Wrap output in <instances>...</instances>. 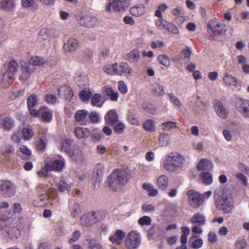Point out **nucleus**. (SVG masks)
Wrapping results in <instances>:
<instances>
[{
  "label": "nucleus",
  "instance_id": "nucleus-1",
  "mask_svg": "<svg viewBox=\"0 0 249 249\" xmlns=\"http://www.w3.org/2000/svg\"><path fill=\"white\" fill-rule=\"evenodd\" d=\"M163 167L169 172L180 173L186 169L187 163L183 156L178 152H172L166 156Z\"/></svg>",
  "mask_w": 249,
  "mask_h": 249
},
{
  "label": "nucleus",
  "instance_id": "nucleus-2",
  "mask_svg": "<svg viewBox=\"0 0 249 249\" xmlns=\"http://www.w3.org/2000/svg\"><path fill=\"white\" fill-rule=\"evenodd\" d=\"M12 218L3 216L0 220V231L6 237L13 238L18 237L15 231L17 230L13 226H11Z\"/></svg>",
  "mask_w": 249,
  "mask_h": 249
},
{
  "label": "nucleus",
  "instance_id": "nucleus-3",
  "mask_svg": "<svg viewBox=\"0 0 249 249\" xmlns=\"http://www.w3.org/2000/svg\"><path fill=\"white\" fill-rule=\"evenodd\" d=\"M100 219V213L91 212L82 215L80 218V223L82 226L90 227L99 221Z\"/></svg>",
  "mask_w": 249,
  "mask_h": 249
},
{
  "label": "nucleus",
  "instance_id": "nucleus-4",
  "mask_svg": "<svg viewBox=\"0 0 249 249\" xmlns=\"http://www.w3.org/2000/svg\"><path fill=\"white\" fill-rule=\"evenodd\" d=\"M188 202L193 208H198L204 202V198L200 193L193 190L187 191Z\"/></svg>",
  "mask_w": 249,
  "mask_h": 249
},
{
  "label": "nucleus",
  "instance_id": "nucleus-5",
  "mask_svg": "<svg viewBox=\"0 0 249 249\" xmlns=\"http://www.w3.org/2000/svg\"><path fill=\"white\" fill-rule=\"evenodd\" d=\"M16 192L15 185L10 180H0V194L5 197L14 196Z\"/></svg>",
  "mask_w": 249,
  "mask_h": 249
},
{
  "label": "nucleus",
  "instance_id": "nucleus-6",
  "mask_svg": "<svg viewBox=\"0 0 249 249\" xmlns=\"http://www.w3.org/2000/svg\"><path fill=\"white\" fill-rule=\"evenodd\" d=\"M71 141L70 139L65 138L63 139L60 146L61 150L69 153L73 160H78L81 156V152L76 150L71 151Z\"/></svg>",
  "mask_w": 249,
  "mask_h": 249
},
{
  "label": "nucleus",
  "instance_id": "nucleus-7",
  "mask_svg": "<svg viewBox=\"0 0 249 249\" xmlns=\"http://www.w3.org/2000/svg\"><path fill=\"white\" fill-rule=\"evenodd\" d=\"M130 0H113L107 7L108 12H121L127 9L130 4Z\"/></svg>",
  "mask_w": 249,
  "mask_h": 249
},
{
  "label": "nucleus",
  "instance_id": "nucleus-8",
  "mask_svg": "<svg viewBox=\"0 0 249 249\" xmlns=\"http://www.w3.org/2000/svg\"><path fill=\"white\" fill-rule=\"evenodd\" d=\"M141 243V237L139 233L135 231L129 232L125 239V245L129 249H136Z\"/></svg>",
  "mask_w": 249,
  "mask_h": 249
},
{
  "label": "nucleus",
  "instance_id": "nucleus-9",
  "mask_svg": "<svg viewBox=\"0 0 249 249\" xmlns=\"http://www.w3.org/2000/svg\"><path fill=\"white\" fill-rule=\"evenodd\" d=\"M78 21L81 26L87 28L95 27L98 24L97 18L91 15H83Z\"/></svg>",
  "mask_w": 249,
  "mask_h": 249
},
{
  "label": "nucleus",
  "instance_id": "nucleus-10",
  "mask_svg": "<svg viewBox=\"0 0 249 249\" xmlns=\"http://www.w3.org/2000/svg\"><path fill=\"white\" fill-rule=\"evenodd\" d=\"M210 28L215 35H221L226 31V25L222 22L215 20L209 24Z\"/></svg>",
  "mask_w": 249,
  "mask_h": 249
},
{
  "label": "nucleus",
  "instance_id": "nucleus-11",
  "mask_svg": "<svg viewBox=\"0 0 249 249\" xmlns=\"http://www.w3.org/2000/svg\"><path fill=\"white\" fill-rule=\"evenodd\" d=\"M104 166L101 163L97 164L93 169V175L96 179L95 182V187H99L100 184L102 180L104 172Z\"/></svg>",
  "mask_w": 249,
  "mask_h": 249
},
{
  "label": "nucleus",
  "instance_id": "nucleus-12",
  "mask_svg": "<svg viewBox=\"0 0 249 249\" xmlns=\"http://www.w3.org/2000/svg\"><path fill=\"white\" fill-rule=\"evenodd\" d=\"M213 107L217 115L221 119H226L229 115V112L225 107L222 103L216 100L213 103Z\"/></svg>",
  "mask_w": 249,
  "mask_h": 249
},
{
  "label": "nucleus",
  "instance_id": "nucleus-13",
  "mask_svg": "<svg viewBox=\"0 0 249 249\" xmlns=\"http://www.w3.org/2000/svg\"><path fill=\"white\" fill-rule=\"evenodd\" d=\"M107 124L110 126L115 125L119 120V117L115 109L109 110L105 116Z\"/></svg>",
  "mask_w": 249,
  "mask_h": 249
},
{
  "label": "nucleus",
  "instance_id": "nucleus-14",
  "mask_svg": "<svg viewBox=\"0 0 249 249\" xmlns=\"http://www.w3.org/2000/svg\"><path fill=\"white\" fill-rule=\"evenodd\" d=\"M58 95L66 100L70 101L74 95V92L71 88L67 86H62L58 89Z\"/></svg>",
  "mask_w": 249,
  "mask_h": 249
},
{
  "label": "nucleus",
  "instance_id": "nucleus-15",
  "mask_svg": "<svg viewBox=\"0 0 249 249\" xmlns=\"http://www.w3.org/2000/svg\"><path fill=\"white\" fill-rule=\"evenodd\" d=\"M112 176L117 178L122 185H124L128 179V173L127 170L124 169H117L113 171Z\"/></svg>",
  "mask_w": 249,
  "mask_h": 249
},
{
  "label": "nucleus",
  "instance_id": "nucleus-16",
  "mask_svg": "<svg viewBox=\"0 0 249 249\" xmlns=\"http://www.w3.org/2000/svg\"><path fill=\"white\" fill-rule=\"evenodd\" d=\"M66 160L62 156L54 160L52 164L50 163L51 171H61L65 167Z\"/></svg>",
  "mask_w": 249,
  "mask_h": 249
},
{
  "label": "nucleus",
  "instance_id": "nucleus-17",
  "mask_svg": "<svg viewBox=\"0 0 249 249\" xmlns=\"http://www.w3.org/2000/svg\"><path fill=\"white\" fill-rule=\"evenodd\" d=\"M21 70L22 73L20 76V79L21 80L25 81L27 80L31 76L35 69L29 67L26 62H23L21 65Z\"/></svg>",
  "mask_w": 249,
  "mask_h": 249
},
{
  "label": "nucleus",
  "instance_id": "nucleus-18",
  "mask_svg": "<svg viewBox=\"0 0 249 249\" xmlns=\"http://www.w3.org/2000/svg\"><path fill=\"white\" fill-rule=\"evenodd\" d=\"M132 72L133 69L126 63L122 62L119 66L117 65V75H118L126 76L128 74H131Z\"/></svg>",
  "mask_w": 249,
  "mask_h": 249
},
{
  "label": "nucleus",
  "instance_id": "nucleus-19",
  "mask_svg": "<svg viewBox=\"0 0 249 249\" xmlns=\"http://www.w3.org/2000/svg\"><path fill=\"white\" fill-rule=\"evenodd\" d=\"M14 126L13 119L9 116H0V127L9 131Z\"/></svg>",
  "mask_w": 249,
  "mask_h": 249
},
{
  "label": "nucleus",
  "instance_id": "nucleus-20",
  "mask_svg": "<svg viewBox=\"0 0 249 249\" xmlns=\"http://www.w3.org/2000/svg\"><path fill=\"white\" fill-rule=\"evenodd\" d=\"M125 236V233L122 230H117L115 234L110 237L109 240L114 244L120 245L121 244Z\"/></svg>",
  "mask_w": 249,
  "mask_h": 249
},
{
  "label": "nucleus",
  "instance_id": "nucleus-21",
  "mask_svg": "<svg viewBox=\"0 0 249 249\" xmlns=\"http://www.w3.org/2000/svg\"><path fill=\"white\" fill-rule=\"evenodd\" d=\"M106 183L108 187L112 190L115 191L123 186L115 177L112 176V173L109 176Z\"/></svg>",
  "mask_w": 249,
  "mask_h": 249
},
{
  "label": "nucleus",
  "instance_id": "nucleus-22",
  "mask_svg": "<svg viewBox=\"0 0 249 249\" xmlns=\"http://www.w3.org/2000/svg\"><path fill=\"white\" fill-rule=\"evenodd\" d=\"M158 188L162 190H165L168 187L169 178L166 175H161L156 179Z\"/></svg>",
  "mask_w": 249,
  "mask_h": 249
},
{
  "label": "nucleus",
  "instance_id": "nucleus-23",
  "mask_svg": "<svg viewBox=\"0 0 249 249\" xmlns=\"http://www.w3.org/2000/svg\"><path fill=\"white\" fill-rule=\"evenodd\" d=\"M223 81L228 86H231L236 89H238L240 86L237 79L233 77L231 75L228 73H226L224 75L223 77Z\"/></svg>",
  "mask_w": 249,
  "mask_h": 249
},
{
  "label": "nucleus",
  "instance_id": "nucleus-24",
  "mask_svg": "<svg viewBox=\"0 0 249 249\" xmlns=\"http://www.w3.org/2000/svg\"><path fill=\"white\" fill-rule=\"evenodd\" d=\"M191 222L193 224L203 226L206 222L205 216L200 213H195L191 219Z\"/></svg>",
  "mask_w": 249,
  "mask_h": 249
},
{
  "label": "nucleus",
  "instance_id": "nucleus-25",
  "mask_svg": "<svg viewBox=\"0 0 249 249\" xmlns=\"http://www.w3.org/2000/svg\"><path fill=\"white\" fill-rule=\"evenodd\" d=\"M48 203V198L45 194H41L34 200L33 204L36 207H42L45 206Z\"/></svg>",
  "mask_w": 249,
  "mask_h": 249
},
{
  "label": "nucleus",
  "instance_id": "nucleus-26",
  "mask_svg": "<svg viewBox=\"0 0 249 249\" xmlns=\"http://www.w3.org/2000/svg\"><path fill=\"white\" fill-rule=\"evenodd\" d=\"M18 62L15 60H11L6 65L5 72L12 74H14L18 71Z\"/></svg>",
  "mask_w": 249,
  "mask_h": 249
},
{
  "label": "nucleus",
  "instance_id": "nucleus-27",
  "mask_svg": "<svg viewBox=\"0 0 249 249\" xmlns=\"http://www.w3.org/2000/svg\"><path fill=\"white\" fill-rule=\"evenodd\" d=\"M74 133L76 137L79 139L87 138L90 135V131L88 128L81 127H76Z\"/></svg>",
  "mask_w": 249,
  "mask_h": 249
},
{
  "label": "nucleus",
  "instance_id": "nucleus-28",
  "mask_svg": "<svg viewBox=\"0 0 249 249\" xmlns=\"http://www.w3.org/2000/svg\"><path fill=\"white\" fill-rule=\"evenodd\" d=\"M14 147L9 144H4L0 147V154L4 157L11 155L14 153Z\"/></svg>",
  "mask_w": 249,
  "mask_h": 249
},
{
  "label": "nucleus",
  "instance_id": "nucleus-29",
  "mask_svg": "<svg viewBox=\"0 0 249 249\" xmlns=\"http://www.w3.org/2000/svg\"><path fill=\"white\" fill-rule=\"evenodd\" d=\"M140 58V53L138 50L134 49L125 56V59L131 62H137Z\"/></svg>",
  "mask_w": 249,
  "mask_h": 249
},
{
  "label": "nucleus",
  "instance_id": "nucleus-30",
  "mask_svg": "<svg viewBox=\"0 0 249 249\" xmlns=\"http://www.w3.org/2000/svg\"><path fill=\"white\" fill-rule=\"evenodd\" d=\"M13 76L12 74L8 73L5 71L3 72L1 78L0 83L3 88H7L9 86L11 82L12 81Z\"/></svg>",
  "mask_w": 249,
  "mask_h": 249
},
{
  "label": "nucleus",
  "instance_id": "nucleus-31",
  "mask_svg": "<svg viewBox=\"0 0 249 249\" xmlns=\"http://www.w3.org/2000/svg\"><path fill=\"white\" fill-rule=\"evenodd\" d=\"M15 6V4L13 0H3L0 2V7L4 11H14Z\"/></svg>",
  "mask_w": 249,
  "mask_h": 249
},
{
  "label": "nucleus",
  "instance_id": "nucleus-32",
  "mask_svg": "<svg viewBox=\"0 0 249 249\" xmlns=\"http://www.w3.org/2000/svg\"><path fill=\"white\" fill-rule=\"evenodd\" d=\"M130 12L134 16L140 17L145 12V7L142 5L133 6L130 9Z\"/></svg>",
  "mask_w": 249,
  "mask_h": 249
},
{
  "label": "nucleus",
  "instance_id": "nucleus-33",
  "mask_svg": "<svg viewBox=\"0 0 249 249\" xmlns=\"http://www.w3.org/2000/svg\"><path fill=\"white\" fill-rule=\"evenodd\" d=\"M70 210L71 216L74 218L78 217L81 212L79 204L75 201L71 202L70 203Z\"/></svg>",
  "mask_w": 249,
  "mask_h": 249
},
{
  "label": "nucleus",
  "instance_id": "nucleus-34",
  "mask_svg": "<svg viewBox=\"0 0 249 249\" xmlns=\"http://www.w3.org/2000/svg\"><path fill=\"white\" fill-rule=\"evenodd\" d=\"M44 63V60L41 57L36 56L31 57L27 64L29 67L34 68V66L42 65Z\"/></svg>",
  "mask_w": 249,
  "mask_h": 249
},
{
  "label": "nucleus",
  "instance_id": "nucleus-35",
  "mask_svg": "<svg viewBox=\"0 0 249 249\" xmlns=\"http://www.w3.org/2000/svg\"><path fill=\"white\" fill-rule=\"evenodd\" d=\"M25 94L24 88H15L11 91L9 98L11 100H14L23 96Z\"/></svg>",
  "mask_w": 249,
  "mask_h": 249
},
{
  "label": "nucleus",
  "instance_id": "nucleus-36",
  "mask_svg": "<svg viewBox=\"0 0 249 249\" xmlns=\"http://www.w3.org/2000/svg\"><path fill=\"white\" fill-rule=\"evenodd\" d=\"M152 91L153 94L158 97L163 96L164 94V88L159 83H155L152 85Z\"/></svg>",
  "mask_w": 249,
  "mask_h": 249
},
{
  "label": "nucleus",
  "instance_id": "nucleus-37",
  "mask_svg": "<svg viewBox=\"0 0 249 249\" xmlns=\"http://www.w3.org/2000/svg\"><path fill=\"white\" fill-rule=\"evenodd\" d=\"M101 100V95L99 93H95L91 97V104L93 107H101L104 103V102H102Z\"/></svg>",
  "mask_w": 249,
  "mask_h": 249
},
{
  "label": "nucleus",
  "instance_id": "nucleus-38",
  "mask_svg": "<svg viewBox=\"0 0 249 249\" xmlns=\"http://www.w3.org/2000/svg\"><path fill=\"white\" fill-rule=\"evenodd\" d=\"M212 166V163L210 160L202 159L198 163L197 168L199 170H207L210 169Z\"/></svg>",
  "mask_w": 249,
  "mask_h": 249
},
{
  "label": "nucleus",
  "instance_id": "nucleus-39",
  "mask_svg": "<svg viewBox=\"0 0 249 249\" xmlns=\"http://www.w3.org/2000/svg\"><path fill=\"white\" fill-rule=\"evenodd\" d=\"M158 61L160 64L165 66L166 68H169L171 64L169 57L164 54H160L158 57Z\"/></svg>",
  "mask_w": 249,
  "mask_h": 249
},
{
  "label": "nucleus",
  "instance_id": "nucleus-40",
  "mask_svg": "<svg viewBox=\"0 0 249 249\" xmlns=\"http://www.w3.org/2000/svg\"><path fill=\"white\" fill-rule=\"evenodd\" d=\"M92 94V93L89 89H84L79 92V98L83 102L89 101Z\"/></svg>",
  "mask_w": 249,
  "mask_h": 249
},
{
  "label": "nucleus",
  "instance_id": "nucleus-41",
  "mask_svg": "<svg viewBox=\"0 0 249 249\" xmlns=\"http://www.w3.org/2000/svg\"><path fill=\"white\" fill-rule=\"evenodd\" d=\"M218 208L223 210L224 213H228L231 209V204L226 198H223L220 201V204H218Z\"/></svg>",
  "mask_w": 249,
  "mask_h": 249
},
{
  "label": "nucleus",
  "instance_id": "nucleus-42",
  "mask_svg": "<svg viewBox=\"0 0 249 249\" xmlns=\"http://www.w3.org/2000/svg\"><path fill=\"white\" fill-rule=\"evenodd\" d=\"M249 100H245L243 98H238L235 102V107L237 110L241 112L244 107L249 106Z\"/></svg>",
  "mask_w": 249,
  "mask_h": 249
},
{
  "label": "nucleus",
  "instance_id": "nucleus-43",
  "mask_svg": "<svg viewBox=\"0 0 249 249\" xmlns=\"http://www.w3.org/2000/svg\"><path fill=\"white\" fill-rule=\"evenodd\" d=\"M104 71L110 75H117V63L105 66L104 67Z\"/></svg>",
  "mask_w": 249,
  "mask_h": 249
},
{
  "label": "nucleus",
  "instance_id": "nucleus-44",
  "mask_svg": "<svg viewBox=\"0 0 249 249\" xmlns=\"http://www.w3.org/2000/svg\"><path fill=\"white\" fill-rule=\"evenodd\" d=\"M78 41L74 38H70L68 40L65 46L67 47L69 52L75 51L78 47Z\"/></svg>",
  "mask_w": 249,
  "mask_h": 249
},
{
  "label": "nucleus",
  "instance_id": "nucleus-45",
  "mask_svg": "<svg viewBox=\"0 0 249 249\" xmlns=\"http://www.w3.org/2000/svg\"><path fill=\"white\" fill-rule=\"evenodd\" d=\"M161 129L164 131H168L177 127V123L173 121H167L162 123L160 125Z\"/></svg>",
  "mask_w": 249,
  "mask_h": 249
},
{
  "label": "nucleus",
  "instance_id": "nucleus-46",
  "mask_svg": "<svg viewBox=\"0 0 249 249\" xmlns=\"http://www.w3.org/2000/svg\"><path fill=\"white\" fill-rule=\"evenodd\" d=\"M201 179L206 185H209L213 182V176L211 173L203 172L201 174Z\"/></svg>",
  "mask_w": 249,
  "mask_h": 249
},
{
  "label": "nucleus",
  "instance_id": "nucleus-47",
  "mask_svg": "<svg viewBox=\"0 0 249 249\" xmlns=\"http://www.w3.org/2000/svg\"><path fill=\"white\" fill-rule=\"evenodd\" d=\"M143 127L146 131L153 132L155 131V121L152 119H149L143 123Z\"/></svg>",
  "mask_w": 249,
  "mask_h": 249
},
{
  "label": "nucleus",
  "instance_id": "nucleus-48",
  "mask_svg": "<svg viewBox=\"0 0 249 249\" xmlns=\"http://www.w3.org/2000/svg\"><path fill=\"white\" fill-rule=\"evenodd\" d=\"M192 53V49L190 47L182 50L180 52V56L182 60L188 62Z\"/></svg>",
  "mask_w": 249,
  "mask_h": 249
},
{
  "label": "nucleus",
  "instance_id": "nucleus-49",
  "mask_svg": "<svg viewBox=\"0 0 249 249\" xmlns=\"http://www.w3.org/2000/svg\"><path fill=\"white\" fill-rule=\"evenodd\" d=\"M160 144L161 146H165L168 145L169 142V137L167 133H160L159 135Z\"/></svg>",
  "mask_w": 249,
  "mask_h": 249
},
{
  "label": "nucleus",
  "instance_id": "nucleus-50",
  "mask_svg": "<svg viewBox=\"0 0 249 249\" xmlns=\"http://www.w3.org/2000/svg\"><path fill=\"white\" fill-rule=\"evenodd\" d=\"M75 81L80 88L86 87L88 84L87 78L83 75L75 77Z\"/></svg>",
  "mask_w": 249,
  "mask_h": 249
},
{
  "label": "nucleus",
  "instance_id": "nucleus-51",
  "mask_svg": "<svg viewBox=\"0 0 249 249\" xmlns=\"http://www.w3.org/2000/svg\"><path fill=\"white\" fill-rule=\"evenodd\" d=\"M138 223L141 226H148L152 223V219L149 216L144 215L139 219Z\"/></svg>",
  "mask_w": 249,
  "mask_h": 249
},
{
  "label": "nucleus",
  "instance_id": "nucleus-52",
  "mask_svg": "<svg viewBox=\"0 0 249 249\" xmlns=\"http://www.w3.org/2000/svg\"><path fill=\"white\" fill-rule=\"evenodd\" d=\"M89 248L90 249H104L99 241L94 238L89 240Z\"/></svg>",
  "mask_w": 249,
  "mask_h": 249
},
{
  "label": "nucleus",
  "instance_id": "nucleus-53",
  "mask_svg": "<svg viewBox=\"0 0 249 249\" xmlns=\"http://www.w3.org/2000/svg\"><path fill=\"white\" fill-rule=\"evenodd\" d=\"M41 118L44 122L48 123L51 122L53 118V111L51 110L44 111L41 114Z\"/></svg>",
  "mask_w": 249,
  "mask_h": 249
},
{
  "label": "nucleus",
  "instance_id": "nucleus-54",
  "mask_svg": "<svg viewBox=\"0 0 249 249\" xmlns=\"http://www.w3.org/2000/svg\"><path fill=\"white\" fill-rule=\"evenodd\" d=\"M52 171L49 163H46L45 166L38 171V175L40 177H45L47 176L48 173Z\"/></svg>",
  "mask_w": 249,
  "mask_h": 249
},
{
  "label": "nucleus",
  "instance_id": "nucleus-55",
  "mask_svg": "<svg viewBox=\"0 0 249 249\" xmlns=\"http://www.w3.org/2000/svg\"><path fill=\"white\" fill-rule=\"evenodd\" d=\"M87 114V111L86 110H78L76 112L74 118L77 122H80L86 117Z\"/></svg>",
  "mask_w": 249,
  "mask_h": 249
},
{
  "label": "nucleus",
  "instance_id": "nucleus-56",
  "mask_svg": "<svg viewBox=\"0 0 249 249\" xmlns=\"http://www.w3.org/2000/svg\"><path fill=\"white\" fill-rule=\"evenodd\" d=\"M23 137L25 140H30L34 135V133L30 127H25L22 131Z\"/></svg>",
  "mask_w": 249,
  "mask_h": 249
},
{
  "label": "nucleus",
  "instance_id": "nucleus-57",
  "mask_svg": "<svg viewBox=\"0 0 249 249\" xmlns=\"http://www.w3.org/2000/svg\"><path fill=\"white\" fill-rule=\"evenodd\" d=\"M168 22L164 20L162 18L158 19L155 21V25L157 28L160 30H165L167 28Z\"/></svg>",
  "mask_w": 249,
  "mask_h": 249
},
{
  "label": "nucleus",
  "instance_id": "nucleus-58",
  "mask_svg": "<svg viewBox=\"0 0 249 249\" xmlns=\"http://www.w3.org/2000/svg\"><path fill=\"white\" fill-rule=\"evenodd\" d=\"M89 118L92 123L95 124L99 122L100 116L98 112L92 111L89 114Z\"/></svg>",
  "mask_w": 249,
  "mask_h": 249
},
{
  "label": "nucleus",
  "instance_id": "nucleus-59",
  "mask_svg": "<svg viewBox=\"0 0 249 249\" xmlns=\"http://www.w3.org/2000/svg\"><path fill=\"white\" fill-rule=\"evenodd\" d=\"M37 102V96L32 94L27 99L28 107H34Z\"/></svg>",
  "mask_w": 249,
  "mask_h": 249
},
{
  "label": "nucleus",
  "instance_id": "nucleus-60",
  "mask_svg": "<svg viewBox=\"0 0 249 249\" xmlns=\"http://www.w3.org/2000/svg\"><path fill=\"white\" fill-rule=\"evenodd\" d=\"M165 30L173 34L177 35L179 33V30L177 26L172 23H168Z\"/></svg>",
  "mask_w": 249,
  "mask_h": 249
},
{
  "label": "nucleus",
  "instance_id": "nucleus-61",
  "mask_svg": "<svg viewBox=\"0 0 249 249\" xmlns=\"http://www.w3.org/2000/svg\"><path fill=\"white\" fill-rule=\"evenodd\" d=\"M125 125L123 122H119L115 124L114 131L118 134H121L124 131Z\"/></svg>",
  "mask_w": 249,
  "mask_h": 249
},
{
  "label": "nucleus",
  "instance_id": "nucleus-62",
  "mask_svg": "<svg viewBox=\"0 0 249 249\" xmlns=\"http://www.w3.org/2000/svg\"><path fill=\"white\" fill-rule=\"evenodd\" d=\"M80 235H81L80 231L78 230H75V231H74L72 232V233L71 234V238H70L69 239V240L68 241V243L69 244H72L74 242H76L78 240Z\"/></svg>",
  "mask_w": 249,
  "mask_h": 249
},
{
  "label": "nucleus",
  "instance_id": "nucleus-63",
  "mask_svg": "<svg viewBox=\"0 0 249 249\" xmlns=\"http://www.w3.org/2000/svg\"><path fill=\"white\" fill-rule=\"evenodd\" d=\"M168 95L170 97V101L171 103L176 107H179L181 106V102L179 99L174 96L173 94L171 93H167Z\"/></svg>",
  "mask_w": 249,
  "mask_h": 249
},
{
  "label": "nucleus",
  "instance_id": "nucleus-64",
  "mask_svg": "<svg viewBox=\"0 0 249 249\" xmlns=\"http://www.w3.org/2000/svg\"><path fill=\"white\" fill-rule=\"evenodd\" d=\"M247 245V241L245 239L237 240L235 244V249H244Z\"/></svg>",
  "mask_w": 249,
  "mask_h": 249
}]
</instances>
